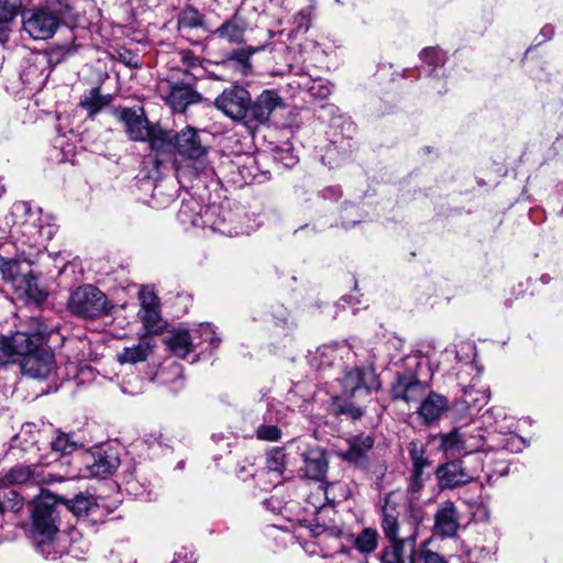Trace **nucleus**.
Listing matches in <instances>:
<instances>
[{
	"label": "nucleus",
	"instance_id": "nucleus-1",
	"mask_svg": "<svg viewBox=\"0 0 563 563\" xmlns=\"http://www.w3.org/2000/svg\"><path fill=\"white\" fill-rule=\"evenodd\" d=\"M340 383L342 393L331 397L329 412L341 419L360 420L365 413V408L360 404L358 397L378 389L377 375L372 367L355 364L344 373Z\"/></svg>",
	"mask_w": 563,
	"mask_h": 563
},
{
	"label": "nucleus",
	"instance_id": "nucleus-2",
	"mask_svg": "<svg viewBox=\"0 0 563 563\" xmlns=\"http://www.w3.org/2000/svg\"><path fill=\"white\" fill-rule=\"evenodd\" d=\"M166 139L162 144L158 154L169 152L172 148L181 156L187 165L179 168V174H185V168L192 177H203L206 180H212L216 177L214 168L208 159L209 146L201 140V132L195 128L186 126L179 132L165 131ZM154 164L156 167L159 165V158L155 157Z\"/></svg>",
	"mask_w": 563,
	"mask_h": 563
},
{
	"label": "nucleus",
	"instance_id": "nucleus-3",
	"mask_svg": "<svg viewBox=\"0 0 563 563\" xmlns=\"http://www.w3.org/2000/svg\"><path fill=\"white\" fill-rule=\"evenodd\" d=\"M52 330L38 317H32L23 329L10 336L0 335V366L10 363H21L38 349L45 346V342Z\"/></svg>",
	"mask_w": 563,
	"mask_h": 563
},
{
	"label": "nucleus",
	"instance_id": "nucleus-4",
	"mask_svg": "<svg viewBox=\"0 0 563 563\" xmlns=\"http://www.w3.org/2000/svg\"><path fill=\"white\" fill-rule=\"evenodd\" d=\"M484 471L485 461L481 455H467L439 465L435 477L441 490H453L478 481Z\"/></svg>",
	"mask_w": 563,
	"mask_h": 563
},
{
	"label": "nucleus",
	"instance_id": "nucleus-5",
	"mask_svg": "<svg viewBox=\"0 0 563 563\" xmlns=\"http://www.w3.org/2000/svg\"><path fill=\"white\" fill-rule=\"evenodd\" d=\"M113 114L123 124L130 140L150 142L154 152H159L166 139L165 130L152 126L145 117L143 108H115Z\"/></svg>",
	"mask_w": 563,
	"mask_h": 563
},
{
	"label": "nucleus",
	"instance_id": "nucleus-6",
	"mask_svg": "<svg viewBox=\"0 0 563 563\" xmlns=\"http://www.w3.org/2000/svg\"><path fill=\"white\" fill-rule=\"evenodd\" d=\"M67 10V7L55 2L25 10L22 13L23 30L34 40L51 38Z\"/></svg>",
	"mask_w": 563,
	"mask_h": 563
},
{
	"label": "nucleus",
	"instance_id": "nucleus-7",
	"mask_svg": "<svg viewBox=\"0 0 563 563\" xmlns=\"http://www.w3.org/2000/svg\"><path fill=\"white\" fill-rule=\"evenodd\" d=\"M67 307L79 318L95 320L108 316L113 306L107 296L93 285H82L71 291Z\"/></svg>",
	"mask_w": 563,
	"mask_h": 563
},
{
	"label": "nucleus",
	"instance_id": "nucleus-8",
	"mask_svg": "<svg viewBox=\"0 0 563 563\" xmlns=\"http://www.w3.org/2000/svg\"><path fill=\"white\" fill-rule=\"evenodd\" d=\"M58 511L52 503V499L40 500L35 504L32 511V539L40 541L45 554H52L45 545H51L49 540L57 537L59 530L57 526ZM56 556L57 552H53Z\"/></svg>",
	"mask_w": 563,
	"mask_h": 563
},
{
	"label": "nucleus",
	"instance_id": "nucleus-9",
	"mask_svg": "<svg viewBox=\"0 0 563 563\" xmlns=\"http://www.w3.org/2000/svg\"><path fill=\"white\" fill-rule=\"evenodd\" d=\"M214 107L233 121H245L250 91L240 85L225 88L213 101Z\"/></svg>",
	"mask_w": 563,
	"mask_h": 563
},
{
	"label": "nucleus",
	"instance_id": "nucleus-10",
	"mask_svg": "<svg viewBox=\"0 0 563 563\" xmlns=\"http://www.w3.org/2000/svg\"><path fill=\"white\" fill-rule=\"evenodd\" d=\"M284 107V99L278 95V92L273 89H266L262 91L255 100L250 98L245 124L249 128H252L253 124L255 126L266 124L269 121L272 113L276 109Z\"/></svg>",
	"mask_w": 563,
	"mask_h": 563
},
{
	"label": "nucleus",
	"instance_id": "nucleus-11",
	"mask_svg": "<svg viewBox=\"0 0 563 563\" xmlns=\"http://www.w3.org/2000/svg\"><path fill=\"white\" fill-rule=\"evenodd\" d=\"M397 504L393 500V494L389 493L384 498V505L380 509V529L384 538L391 543H409V548H415V532L400 537V522Z\"/></svg>",
	"mask_w": 563,
	"mask_h": 563
},
{
	"label": "nucleus",
	"instance_id": "nucleus-12",
	"mask_svg": "<svg viewBox=\"0 0 563 563\" xmlns=\"http://www.w3.org/2000/svg\"><path fill=\"white\" fill-rule=\"evenodd\" d=\"M119 465V456L113 450L96 448L85 456V476L107 477L112 475Z\"/></svg>",
	"mask_w": 563,
	"mask_h": 563
},
{
	"label": "nucleus",
	"instance_id": "nucleus-13",
	"mask_svg": "<svg viewBox=\"0 0 563 563\" xmlns=\"http://www.w3.org/2000/svg\"><path fill=\"white\" fill-rule=\"evenodd\" d=\"M330 129L332 130L333 139L330 141L327 147L325 155L322 156V161L325 165L333 167L332 156L339 152V150L346 151L344 146V140H351L356 133V125L350 118L339 115L331 120Z\"/></svg>",
	"mask_w": 563,
	"mask_h": 563
},
{
	"label": "nucleus",
	"instance_id": "nucleus-14",
	"mask_svg": "<svg viewBox=\"0 0 563 563\" xmlns=\"http://www.w3.org/2000/svg\"><path fill=\"white\" fill-rule=\"evenodd\" d=\"M20 367L22 374L27 377L46 379L55 368V357L53 352L44 346L29 357L21 358Z\"/></svg>",
	"mask_w": 563,
	"mask_h": 563
},
{
	"label": "nucleus",
	"instance_id": "nucleus-15",
	"mask_svg": "<svg viewBox=\"0 0 563 563\" xmlns=\"http://www.w3.org/2000/svg\"><path fill=\"white\" fill-rule=\"evenodd\" d=\"M428 393V384L423 379L413 376L396 375L391 387V397L395 400H404L407 404H420Z\"/></svg>",
	"mask_w": 563,
	"mask_h": 563
},
{
	"label": "nucleus",
	"instance_id": "nucleus-16",
	"mask_svg": "<svg viewBox=\"0 0 563 563\" xmlns=\"http://www.w3.org/2000/svg\"><path fill=\"white\" fill-rule=\"evenodd\" d=\"M374 446V439L367 434H358L349 441V449L339 452V456L358 468L369 467L368 452Z\"/></svg>",
	"mask_w": 563,
	"mask_h": 563
},
{
	"label": "nucleus",
	"instance_id": "nucleus-17",
	"mask_svg": "<svg viewBox=\"0 0 563 563\" xmlns=\"http://www.w3.org/2000/svg\"><path fill=\"white\" fill-rule=\"evenodd\" d=\"M301 459L305 463L302 467L305 476L309 479L322 482L329 467L325 451L320 446L309 448L301 453Z\"/></svg>",
	"mask_w": 563,
	"mask_h": 563
},
{
	"label": "nucleus",
	"instance_id": "nucleus-18",
	"mask_svg": "<svg viewBox=\"0 0 563 563\" xmlns=\"http://www.w3.org/2000/svg\"><path fill=\"white\" fill-rule=\"evenodd\" d=\"M460 528L459 511L454 503L444 501L434 515V533L448 538L456 534Z\"/></svg>",
	"mask_w": 563,
	"mask_h": 563
},
{
	"label": "nucleus",
	"instance_id": "nucleus-19",
	"mask_svg": "<svg viewBox=\"0 0 563 563\" xmlns=\"http://www.w3.org/2000/svg\"><path fill=\"white\" fill-rule=\"evenodd\" d=\"M12 214L26 216L25 220L20 223L14 222L13 227H15L23 235L27 236L30 243H40L45 232L44 228L37 224L38 217L36 212H32L26 202H19L13 206Z\"/></svg>",
	"mask_w": 563,
	"mask_h": 563
},
{
	"label": "nucleus",
	"instance_id": "nucleus-20",
	"mask_svg": "<svg viewBox=\"0 0 563 563\" xmlns=\"http://www.w3.org/2000/svg\"><path fill=\"white\" fill-rule=\"evenodd\" d=\"M449 399L439 393L428 391L421 400L417 413L426 424L438 421L449 409Z\"/></svg>",
	"mask_w": 563,
	"mask_h": 563
},
{
	"label": "nucleus",
	"instance_id": "nucleus-21",
	"mask_svg": "<svg viewBox=\"0 0 563 563\" xmlns=\"http://www.w3.org/2000/svg\"><path fill=\"white\" fill-rule=\"evenodd\" d=\"M165 102L176 112H185L187 107L201 101V96L191 86L174 84L164 97Z\"/></svg>",
	"mask_w": 563,
	"mask_h": 563
},
{
	"label": "nucleus",
	"instance_id": "nucleus-22",
	"mask_svg": "<svg viewBox=\"0 0 563 563\" xmlns=\"http://www.w3.org/2000/svg\"><path fill=\"white\" fill-rule=\"evenodd\" d=\"M338 354H340L342 357H346L347 360H351V357H358V354L353 351L350 344H343L339 349L324 345L319 347L310 356L309 364L317 371H323L332 365Z\"/></svg>",
	"mask_w": 563,
	"mask_h": 563
},
{
	"label": "nucleus",
	"instance_id": "nucleus-23",
	"mask_svg": "<svg viewBox=\"0 0 563 563\" xmlns=\"http://www.w3.org/2000/svg\"><path fill=\"white\" fill-rule=\"evenodd\" d=\"M246 20L239 13H234L230 19L225 20L212 34L228 41L232 44H241L244 42V35L247 30Z\"/></svg>",
	"mask_w": 563,
	"mask_h": 563
},
{
	"label": "nucleus",
	"instance_id": "nucleus-24",
	"mask_svg": "<svg viewBox=\"0 0 563 563\" xmlns=\"http://www.w3.org/2000/svg\"><path fill=\"white\" fill-rule=\"evenodd\" d=\"M201 29L208 32L205 15L195 7L186 5L177 14V31L183 37L192 31Z\"/></svg>",
	"mask_w": 563,
	"mask_h": 563
},
{
	"label": "nucleus",
	"instance_id": "nucleus-25",
	"mask_svg": "<svg viewBox=\"0 0 563 563\" xmlns=\"http://www.w3.org/2000/svg\"><path fill=\"white\" fill-rule=\"evenodd\" d=\"M486 404V393L470 387L463 390V394L456 400L454 408L457 412L472 417L476 415L481 410V408Z\"/></svg>",
	"mask_w": 563,
	"mask_h": 563
},
{
	"label": "nucleus",
	"instance_id": "nucleus-26",
	"mask_svg": "<svg viewBox=\"0 0 563 563\" xmlns=\"http://www.w3.org/2000/svg\"><path fill=\"white\" fill-rule=\"evenodd\" d=\"M203 205L195 197L189 196L181 200L177 219L186 228H198L201 225Z\"/></svg>",
	"mask_w": 563,
	"mask_h": 563
},
{
	"label": "nucleus",
	"instance_id": "nucleus-27",
	"mask_svg": "<svg viewBox=\"0 0 563 563\" xmlns=\"http://www.w3.org/2000/svg\"><path fill=\"white\" fill-rule=\"evenodd\" d=\"M36 60L35 53L29 58L27 65L21 73L22 81L29 86L30 89L35 90L41 89L45 85L51 74V69L46 66H40Z\"/></svg>",
	"mask_w": 563,
	"mask_h": 563
},
{
	"label": "nucleus",
	"instance_id": "nucleus-28",
	"mask_svg": "<svg viewBox=\"0 0 563 563\" xmlns=\"http://www.w3.org/2000/svg\"><path fill=\"white\" fill-rule=\"evenodd\" d=\"M416 547L409 543H391L383 548L379 553L380 563H415Z\"/></svg>",
	"mask_w": 563,
	"mask_h": 563
},
{
	"label": "nucleus",
	"instance_id": "nucleus-29",
	"mask_svg": "<svg viewBox=\"0 0 563 563\" xmlns=\"http://www.w3.org/2000/svg\"><path fill=\"white\" fill-rule=\"evenodd\" d=\"M166 346L178 357H186L195 345L190 333L186 329H176L164 339Z\"/></svg>",
	"mask_w": 563,
	"mask_h": 563
},
{
	"label": "nucleus",
	"instance_id": "nucleus-30",
	"mask_svg": "<svg viewBox=\"0 0 563 563\" xmlns=\"http://www.w3.org/2000/svg\"><path fill=\"white\" fill-rule=\"evenodd\" d=\"M396 375L413 376L422 379L423 376H431L428 358L421 352H415L402 358V371Z\"/></svg>",
	"mask_w": 563,
	"mask_h": 563
},
{
	"label": "nucleus",
	"instance_id": "nucleus-31",
	"mask_svg": "<svg viewBox=\"0 0 563 563\" xmlns=\"http://www.w3.org/2000/svg\"><path fill=\"white\" fill-rule=\"evenodd\" d=\"M112 100L111 95H101L99 87H93L81 97L79 106L87 110L90 118L99 113Z\"/></svg>",
	"mask_w": 563,
	"mask_h": 563
},
{
	"label": "nucleus",
	"instance_id": "nucleus-32",
	"mask_svg": "<svg viewBox=\"0 0 563 563\" xmlns=\"http://www.w3.org/2000/svg\"><path fill=\"white\" fill-rule=\"evenodd\" d=\"M15 286L23 290L29 299L35 302H42L46 298V292L40 288L38 277L33 271L23 274L16 282Z\"/></svg>",
	"mask_w": 563,
	"mask_h": 563
},
{
	"label": "nucleus",
	"instance_id": "nucleus-33",
	"mask_svg": "<svg viewBox=\"0 0 563 563\" xmlns=\"http://www.w3.org/2000/svg\"><path fill=\"white\" fill-rule=\"evenodd\" d=\"M294 84H296L300 90L307 91L314 99L323 100L331 93L330 85L322 79L300 76Z\"/></svg>",
	"mask_w": 563,
	"mask_h": 563
},
{
	"label": "nucleus",
	"instance_id": "nucleus-34",
	"mask_svg": "<svg viewBox=\"0 0 563 563\" xmlns=\"http://www.w3.org/2000/svg\"><path fill=\"white\" fill-rule=\"evenodd\" d=\"M0 482L3 485H22L27 483H36L35 468L29 465H15L4 474Z\"/></svg>",
	"mask_w": 563,
	"mask_h": 563
},
{
	"label": "nucleus",
	"instance_id": "nucleus-35",
	"mask_svg": "<svg viewBox=\"0 0 563 563\" xmlns=\"http://www.w3.org/2000/svg\"><path fill=\"white\" fill-rule=\"evenodd\" d=\"M464 432V455H481L484 460L488 455L483 453L485 437L481 429H463Z\"/></svg>",
	"mask_w": 563,
	"mask_h": 563
},
{
	"label": "nucleus",
	"instance_id": "nucleus-36",
	"mask_svg": "<svg viewBox=\"0 0 563 563\" xmlns=\"http://www.w3.org/2000/svg\"><path fill=\"white\" fill-rule=\"evenodd\" d=\"M442 451L446 455H464V432L462 428H456L450 431L449 433L441 435V444Z\"/></svg>",
	"mask_w": 563,
	"mask_h": 563
},
{
	"label": "nucleus",
	"instance_id": "nucleus-37",
	"mask_svg": "<svg viewBox=\"0 0 563 563\" xmlns=\"http://www.w3.org/2000/svg\"><path fill=\"white\" fill-rule=\"evenodd\" d=\"M420 58L426 66L421 67V70L427 74V76H438L437 68L443 67L445 63L444 53L434 47H428L421 51Z\"/></svg>",
	"mask_w": 563,
	"mask_h": 563
},
{
	"label": "nucleus",
	"instance_id": "nucleus-38",
	"mask_svg": "<svg viewBox=\"0 0 563 563\" xmlns=\"http://www.w3.org/2000/svg\"><path fill=\"white\" fill-rule=\"evenodd\" d=\"M379 534L374 528L363 529L354 540V548L362 554L373 553L378 545Z\"/></svg>",
	"mask_w": 563,
	"mask_h": 563
},
{
	"label": "nucleus",
	"instance_id": "nucleus-39",
	"mask_svg": "<svg viewBox=\"0 0 563 563\" xmlns=\"http://www.w3.org/2000/svg\"><path fill=\"white\" fill-rule=\"evenodd\" d=\"M67 508L77 517L90 515L98 507L95 498L89 494L79 493L66 501Z\"/></svg>",
	"mask_w": 563,
	"mask_h": 563
},
{
	"label": "nucleus",
	"instance_id": "nucleus-40",
	"mask_svg": "<svg viewBox=\"0 0 563 563\" xmlns=\"http://www.w3.org/2000/svg\"><path fill=\"white\" fill-rule=\"evenodd\" d=\"M234 214L221 207L220 216L212 222V232H218L223 235L234 236L242 233L241 229L233 225Z\"/></svg>",
	"mask_w": 563,
	"mask_h": 563
},
{
	"label": "nucleus",
	"instance_id": "nucleus-41",
	"mask_svg": "<svg viewBox=\"0 0 563 563\" xmlns=\"http://www.w3.org/2000/svg\"><path fill=\"white\" fill-rule=\"evenodd\" d=\"M53 451L60 452L62 454H70L78 448L82 446V442L76 439L74 432H57V435L51 442Z\"/></svg>",
	"mask_w": 563,
	"mask_h": 563
},
{
	"label": "nucleus",
	"instance_id": "nucleus-42",
	"mask_svg": "<svg viewBox=\"0 0 563 563\" xmlns=\"http://www.w3.org/2000/svg\"><path fill=\"white\" fill-rule=\"evenodd\" d=\"M151 346L148 343H137L130 347H124L123 351L118 354V361L121 364H136L147 358Z\"/></svg>",
	"mask_w": 563,
	"mask_h": 563
},
{
	"label": "nucleus",
	"instance_id": "nucleus-43",
	"mask_svg": "<svg viewBox=\"0 0 563 563\" xmlns=\"http://www.w3.org/2000/svg\"><path fill=\"white\" fill-rule=\"evenodd\" d=\"M69 53L70 51L68 48L64 46H57L44 53H36V63L40 66H46L52 70V67L65 60Z\"/></svg>",
	"mask_w": 563,
	"mask_h": 563
},
{
	"label": "nucleus",
	"instance_id": "nucleus-44",
	"mask_svg": "<svg viewBox=\"0 0 563 563\" xmlns=\"http://www.w3.org/2000/svg\"><path fill=\"white\" fill-rule=\"evenodd\" d=\"M287 454L283 448H273L266 453V467L279 475L286 470Z\"/></svg>",
	"mask_w": 563,
	"mask_h": 563
},
{
	"label": "nucleus",
	"instance_id": "nucleus-45",
	"mask_svg": "<svg viewBox=\"0 0 563 563\" xmlns=\"http://www.w3.org/2000/svg\"><path fill=\"white\" fill-rule=\"evenodd\" d=\"M0 274L5 282L16 284L21 274V264L18 260L5 258L0 255Z\"/></svg>",
	"mask_w": 563,
	"mask_h": 563
},
{
	"label": "nucleus",
	"instance_id": "nucleus-46",
	"mask_svg": "<svg viewBox=\"0 0 563 563\" xmlns=\"http://www.w3.org/2000/svg\"><path fill=\"white\" fill-rule=\"evenodd\" d=\"M139 316L147 332L157 333L162 329L159 308L141 309Z\"/></svg>",
	"mask_w": 563,
	"mask_h": 563
},
{
	"label": "nucleus",
	"instance_id": "nucleus-47",
	"mask_svg": "<svg viewBox=\"0 0 563 563\" xmlns=\"http://www.w3.org/2000/svg\"><path fill=\"white\" fill-rule=\"evenodd\" d=\"M314 8L308 5L298 11L292 18L294 31L296 33H306L310 29Z\"/></svg>",
	"mask_w": 563,
	"mask_h": 563
},
{
	"label": "nucleus",
	"instance_id": "nucleus-48",
	"mask_svg": "<svg viewBox=\"0 0 563 563\" xmlns=\"http://www.w3.org/2000/svg\"><path fill=\"white\" fill-rule=\"evenodd\" d=\"M195 333L199 334L201 342H207L212 350L218 349L221 344L222 340L211 323H200Z\"/></svg>",
	"mask_w": 563,
	"mask_h": 563
},
{
	"label": "nucleus",
	"instance_id": "nucleus-49",
	"mask_svg": "<svg viewBox=\"0 0 563 563\" xmlns=\"http://www.w3.org/2000/svg\"><path fill=\"white\" fill-rule=\"evenodd\" d=\"M408 451L412 467H428L430 465L428 459L424 456V446L420 441H411Z\"/></svg>",
	"mask_w": 563,
	"mask_h": 563
},
{
	"label": "nucleus",
	"instance_id": "nucleus-50",
	"mask_svg": "<svg viewBox=\"0 0 563 563\" xmlns=\"http://www.w3.org/2000/svg\"><path fill=\"white\" fill-rule=\"evenodd\" d=\"M424 520V511L420 507H410L406 516V522L408 525V533L415 532V545L419 534V527Z\"/></svg>",
	"mask_w": 563,
	"mask_h": 563
},
{
	"label": "nucleus",
	"instance_id": "nucleus-51",
	"mask_svg": "<svg viewBox=\"0 0 563 563\" xmlns=\"http://www.w3.org/2000/svg\"><path fill=\"white\" fill-rule=\"evenodd\" d=\"M1 498H3V500L1 499L2 514L7 510L18 512L21 510L23 506V498L13 489L9 490L8 493H4L3 496H1Z\"/></svg>",
	"mask_w": 563,
	"mask_h": 563
},
{
	"label": "nucleus",
	"instance_id": "nucleus-52",
	"mask_svg": "<svg viewBox=\"0 0 563 563\" xmlns=\"http://www.w3.org/2000/svg\"><path fill=\"white\" fill-rule=\"evenodd\" d=\"M21 4L22 0H0V22L12 20L16 15Z\"/></svg>",
	"mask_w": 563,
	"mask_h": 563
},
{
	"label": "nucleus",
	"instance_id": "nucleus-53",
	"mask_svg": "<svg viewBox=\"0 0 563 563\" xmlns=\"http://www.w3.org/2000/svg\"><path fill=\"white\" fill-rule=\"evenodd\" d=\"M256 437L263 441L275 442L282 438V430L274 424H261L255 430Z\"/></svg>",
	"mask_w": 563,
	"mask_h": 563
},
{
	"label": "nucleus",
	"instance_id": "nucleus-54",
	"mask_svg": "<svg viewBox=\"0 0 563 563\" xmlns=\"http://www.w3.org/2000/svg\"><path fill=\"white\" fill-rule=\"evenodd\" d=\"M221 206L212 203L209 206H203L202 214H201V225L198 228L201 229H210L212 231V222H214L216 218L220 216Z\"/></svg>",
	"mask_w": 563,
	"mask_h": 563
},
{
	"label": "nucleus",
	"instance_id": "nucleus-55",
	"mask_svg": "<svg viewBox=\"0 0 563 563\" xmlns=\"http://www.w3.org/2000/svg\"><path fill=\"white\" fill-rule=\"evenodd\" d=\"M426 467H412V472L409 477L408 489L416 494L419 493L424 486L427 476L424 475Z\"/></svg>",
	"mask_w": 563,
	"mask_h": 563
},
{
	"label": "nucleus",
	"instance_id": "nucleus-56",
	"mask_svg": "<svg viewBox=\"0 0 563 563\" xmlns=\"http://www.w3.org/2000/svg\"><path fill=\"white\" fill-rule=\"evenodd\" d=\"M342 227L349 229L356 223L361 222V219H354V217H360V211L354 205L344 203L342 209Z\"/></svg>",
	"mask_w": 563,
	"mask_h": 563
},
{
	"label": "nucleus",
	"instance_id": "nucleus-57",
	"mask_svg": "<svg viewBox=\"0 0 563 563\" xmlns=\"http://www.w3.org/2000/svg\"><path fill=\"white\" fill-rule=\"evenodd\" d=\"M35 543V547L37 549V551L45 558V559H48V560H57L59 558L63 556V554L66 552V549L65 548H60L58 544H57V540H56V537L52 538L49 540V543L51 545H45L46 547V550H49L51 552H57L56 556H54V554H45L46 551H43L42 547H41V542L37 540V541H34Z\"/></svg>",
	"mask_w": 563,
	"mask_h": 563
},
{
	"label": "nucleus",
	"instance_id": "nucleus-58",
	"mask_svg": "<svg viewBox=\"0 0 563 563\" xmlns=\"http://www.w3.org/2000/svg\"><path fill=\"white\" fill-rule=\"evenodd\" d=\"M260 48H239L231 53V59L245 66L249 64L251 56L256 53Z\"/></svg>",
	"mask_w": 563,
	"mask_h": 563
},
{
	"label": "nucleus",
	"instance_id": "nucleus-59",
	"mask_svg": "<svg viewBox=\"0 0 563 563\" xmlns=\"http://www.w3.org/2000/svg\"><path fill=\"white\" fill-rule=\"evenodd\" d=\"M318 197L324 201L335 202L342 197V190L338 186H328L319 191Z\"/></svg>",
	"mask_w": 563,
	"mask_h": 563
},
{
	"label": "nucleus",
	"instance_id": "nucleus-60",
	"mask_svg": "<svg viewBox=\"0 0 563 563\" xmlns=\"http://www.w3.org/2000/svg\"><path fill=\"white\" fill-rule=\"evenodd\" d=\"M180 60L184 65L190 68L201 66L200 57L196 56L191 51H181Z\"/></svg>",
	"mask_w": 563,
	"mask_h": 563
},
{
	"label": "nucleus",
	"instance_id": "nucleus-61",
	"mask_svg": "<svg viewBox=\"0 0 563 563\" xmlns=\"http://www.w3.org/2000/svg\"><path fill=\"white\" fill-rule=\"evenodd\" d=\"M141 299V309H150L158 307V298L154 292H142L140 296Z\"/></svg>",
	"mask_w": 563,
	"mask_h": 563
},
{
	"label": "nucleus",
	"instance_id": "nucleus-62",
	"mask_svg": "<svg viewBox=\"0 0 563 563\" xmlns=\"http://www.w3.org/2000/svg\"><path fill=\"white\" fill-rule=\"evenodd\" d=\"M423 563H445L442 555L432 551H424L422 553Z\"/></svg>",
	"mask_w": 563,
	"mask_h": 563
},
{
	"label": "nucleus",
	"instance_id": "nucleus-63",
	"mask_svg": "<svg viewBox=\"0 0 563 563\" xmlns=\"http://www.w3.org/2000/svg\"><path fill=\"white\" fill-rule=\"evenodd\" d=\"M554 35V26L547 24L544 25L540 31V36L542 37L540 41H538V44H541L542 42L549 41Z\"/></svg>",
	"mask_w": 563,
	"mask_h": 563
},
{
	"label": "nucleus",
	"instance_id": "nucleus-64",
	"mask_svg": "<svg viewBox=\"0 0 563 563\" xmlns=\"http://www.w3.org/2000/svg\"><path fill=\"white\" fill-rule=\"evenodd\" d=\"M170 563H195L192 554L187 552H178L175 554L174 560Z\"/></svg>",
	"mask_w": 563,
	"mask_h": 563
}]
</instances>
